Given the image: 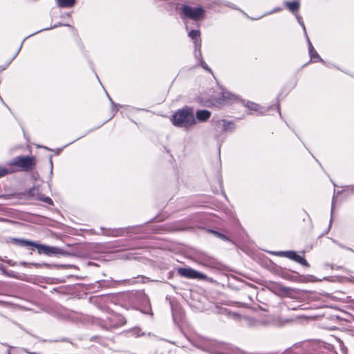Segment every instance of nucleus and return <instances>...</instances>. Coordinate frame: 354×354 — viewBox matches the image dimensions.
<instances>
[{"label":"nucleus","instance_id":"obj_1","mask_svg":"<svg viewBox=\"0 0 354 354\" xmlns=\"http://www.w3.org/2000/svg\"><path fill=\"white\" fill-rule=\"evenodd\" d=\"M173 124L176 127L189 128L196 122L193 109L183 107L178 110L172 117Z\"/></svg>","mask_w":354,"mask_h":354},{"label":"nucleus","instance_id":"obj_2","mask_svg":"<svg viewBox=\"0 0 354 354\" xmlns=\"http://www.w3.org/2000/svg\"><path fill=\"white\" fill-rule=\"evenodd\" d=\"M36 165V159L34 156H17L9 161L7 165L10 168H13L21 171H30Z\"/></svg>","mask_w":354,"mask_h":354},{"label":"nucleus","instance_id":"obj_3","mask_svg":"<svg viewBox=\"0 0 354 354\" xmlns=\"http://www.w3.org/2000/svg\"><path fill=\"white\" fill-rule=\"evenodd\" d=\"M304 354H326V346L324 342L313 340L302 342Z\"/></svg>","mask_w":354,"mask_h":354},{"label":"nucleus","instance_id":"obj_4","mask_svg":"<svg viewBox=\"0 0 354 354\" xmlns=\"http://www.w3.org/2000/svg\"><path fill=\"white\" fill-rule=\"evenodd\" d=\"M14 242L23 247L33 246L38 249L39 253L42 252L48 255L56 254L57 250V248L36 243L35 242L25 239H15Z\"/></svg>","mask_w":354,"mask_h":354},{"label":"nucleus","instance_id":"obj_5","mask_svg":"<svg viewBox=\"0 0 354 354\" xmlns=\"http://www.w3.org/2000/svg\"><path fill=\"white\" fill-rule=\"evenodd\" d=\"M205 10L201 7L192 8L189 6H183L181 8L182 18H189L195 21L200 20L203 17Z\"/></svg>","mask_w":354,"mask_h":354},{"label":"nucleus","instance_id":"obj_6","mask_svg":"<svg viewBox=\"0 0 354 354\" xmlns=\"http://www.w3.org/2000/svg\"><path fill=\"white\" fill-rule=\"evenodd\" d=\"M274 254L279 256V257H284L286 258H288L301 266L309 267L310 265L308 263V261L306 260L304 257L300 256L296 253L295 251H278L273 252Z\"/></svg>","mask_w":354,"mask_h":354},{"label":"nucleus","instance_id":"obj_7","mask_svg":"<svg viewBox=\"0 0 354 354\" xmlns=\"http://www.w3.org/2000/svg\"><path fill=\"white\" fill-rule=\"evenodd\" d=\"M178 273L179 275L187 279H205L207 277L204 274L191 268H180L178 269Z\"/></svg>","mask_w":354,"mask_h":354},{"label":"nucleus","instance_id":"obj_8","mask_svg":"<svg viewBox=\"0 0 354 354\" xmlns=\"http://www.w3.org/2000/svg\"><path fill=\"white\" fill-rule=\"evenodd\" d=\"M214 125L216 131H220V129L223 132L233 131L236 129L235 124L227 120H218L214 121Z\"/></svg>","mask_w":354,"mask_h":354},{"label":"nucleus","instance_id":"obj_9","mask_svg":"<svg viewBox=\"0 0 354 354\" xmlns=\"http://www.w3.org/2000/svg\"><path fill=\"white\" fill-rule=\"evenodd\" d=\"M102 234L106 236H120L124 234V229L122 228H115V229H104L101 228Z\"/></svg>","mask_w":354,"mask_h":354},{"label":"nucleus","instance_id":"obj_10","mask_svg":"<svg viewBox=\"0 0 354 354\" xmlns=\"http://www.w3.org/2000/svg\"><path fill=\"white\" fill-rule=\"evenodd\" d=\"M306 38H307V41H308V50H309V55H310V59H313L314 62H323L322 59L319 57V54L317 53V51L313 48V44L310 42L308 36H306Z\"/></svg>","mask_w":354,"mask_h":354},{"label":"nucleus","instance_id":"obj_11","mask_svg":"<svg viewBox=\"0 0 354 354\" xmlns=\"http://www.w3.org/2000/svg\"><path fill=\"white\" fill-rule=\"evenodd\" d=\"M211 116V112L207 110H198L196 112V118L200 122L207 121Z\"/></svg>","mask_w":354,"mask_h":354},{"label":"nucleus","instance_id":"obj_12","mask_svg":"<svg viewBox=\"0 0 354 354\" xmlns=\"http://www.w3.org/2000/svg\"><path fill=\"white\" fill-rule=\"evenodd\" d=\"M56 1L60 8H71L75 3V0H56Z\"/></svg>","mask_w":354,"mask_h":354},{"label":"nucleus","instance_id":"obj_13","mask_svg":"<svg viewBox=\"0 0 354 354\" xmlns=\"http://www.w3.org/2000/svg\"><path fill=\"white\" fill-rule=\"evenodd\" d=\"M286 6L289 9V10L292 12H296L298 11L299 8V1H286Z\"/></svg>","mask_w":354,"mask_h":354},{"label":"nucleus","instance_id":"obj_14","mask_svg":"<svg viewBox=\"0 0 354 354\" xmlns=\"http://www.w3.org/2000/svg\"><path fill=\"white\" fill-rule=\"evenodd\" d=\"M246 106L250 109V110H254V111H259L260 113H263L262 109H263L262 107H261L259 104L254 103V102H247V104H246Z\"/></svg>","mask_w":354,"mask_h":354},{"label":"nucleus","instance_id":"obj_15","mask_svg":"<svg viewBox=\"0 0 354 354\" xmlns=\"http://www.w3.org/2000/svg\"><path fill=\"white\" fill-rule=\"evenodd\" d=\"M127 333L136 337H139L144 335V333H142L141 331V329L138 327L131 328V330L127 331Z\"/></svg>","mask_w":354,"mask_h":354},{"label":"nucleus","instance_id":"obj_16","mask_svg":"<svg viewBox=\"0 0 354 354\" xmlns=\"http://www.w3.org/2000/svg\"><path fill=\"white\" fill-rule=\"evenodd\" d=\"M15 171H16V169H15L13 168H10L9 167H8V168H7L5 167L0 166V178L3 177L8 174H12Z\"/></svg>","mask_w":354,"mask_h":354},{"label":"nucleus","instance_id":"obj_17","mask_svg":"<svg viewBox=\"0 0 354 354\" xmlns=\"http://www.w3.org/2000/svg\"><path fill=\"white\" fill-rule=\"evenodd\" d=\"M28 194L30 196H32V197H36V198L37 197H40V194H39V189L38 187H32L31 189H29L28 191Z\"/></svg>","mask_w":354,"mask_h":354},{"label":"nucleus","instance_id":"obj_18","mask_svg":"<svg viewBox=\"0 0 354 354\" xmlns=\"http://www.w3.org/2000/svg\"><path fill=\"white\" fill-rule=\"evenodd\" d=\"M199 65L205 71L212 73V71L211 68L208 66V65L205 63V62L203 60L202 56L199 57Z\"/></svg>","mask_w":354,"mask_h":354},{"label":"nucleus","instance_id":"obj_19","mask_svg":"<svg viewBox=\"0 0 354 354\" xmlns=\"http://www.w3.org/2000/svg\"><path fill=\"white\" fill-rule=\"evenodd\" d=\"M194 48H195V52H197L199 50V57H201L202 53H201V39H196L194 41Z\"/></svg>","mask_w":354,"mask_h":354},{"label":"nucleus","instance_id":"obj_20","mask_svg":"<svg viewBox=\"0 0 354 354\" xmlns=\"http://www.w3.org/2000/svg\"><path fill=\"white\" fill-rule=\"evenodd\" d=\"M201 33L198 30H192L189 32V37H191L192 39H198L197 38L200 36Z\"/></svg>","mask_w":354,"mask_h":354},{"label":"nucleus","instance_id":"obj_21","mask_svg":"<svg viewBox=\"0 0 354 354\" xmlns=\"http://www.w3.org/2000/svg\"><path fill=\"white\" fill-rule=\"evenodd\" d=\"M37 200H39V201H44L45 203H46L48 205H53V200L48 197V196H46V197H37Z\"/></svg>","mask_w":354,"mask_h":354},{"label":"nucleus","instance_id":"obj_22","mask_svg":"<svg viewBox=\"0 0 354 354\" xmlns=\"http://www.w3.org/2000/svg\"><path fill=\"white\" fill-rule=\"evenodd\" d=\"M212 232H213V233H214L216 236H218V238H221V239H223V240H228L227 237L225 235H224V234H221V233H219V232H216V231H212Z\"/></svg>","mask_w":354,"mask_h":354},{"label":"nucleus","instance_id":"obj_23","mask_svg":"<svg viewBox=\"0 0 354 354\" xmlns=\"http://www.w3.org/2000/svg\"><path fill=\"white\" fill-rule=\"evenodd\" d=\"M279 289L280 291H281L283 293H289L291 290V289L288 287H285V286H280L279 287Z\"/></svg>","mask_w":354,"mask_h":354},{"label":"nucleus","instance_id":"obj_24","mask_svg":"<svg viewBox=\"0 0 354 354\" xmlns=\"http://www.w3.org/2000/svg\"><path fill=\"white\" fill-rule=\"evenodd\" d=\"M297 20H298V22L299 23V24L302 26L303 28V30L306 34V35L307 36V34H306V27H305V25H304V21H302L301 19V17L300 16H297Z\"/></svg>","mask_w":354,"mask_h":354},{"label":"nucleus","instance_id":"obj_25","mask_svg":"<svg viewBox=\"0 0 354 354\" xmlns=\"http://www.w3.org/2000/svg\"><path fill=\"white\" fill-rule=\"evenodd\" d=\"M118 318H119V320L120 321V323L119 324H115V325H113V326H119L124 324V323L126 322L124 317H119Z\"/></svg>","mask_w":354,"mask_h":354},{"label":"nucleus","instance_id":"obj_26","mask_svg":"<svg viewBox=\"0 0 354 354\" xmlns=\"http://www.w3.org/2000/svg\"><path fill=\"white\" fill-rule=\"evenodd\" d=\"M225 6H228L230 8H232L233 9H236V6L234 4H232V3H230V2L225 3Z\"/></svg>","mask_w":354,"mask_h":354},{"label":"nucleus","instance_id":"obj_27","mask_svg":"<svg viewBox=\"0 0 354 354\" xmlns=\"http://www.w3.org/2000/svg\"><path fill=\"white\" fill-rule=\"evenodd\" d=\"M280 10H281V8H279H279H276L273 10L270 11V12H268V14H272L274 12H279Z\"/></svg>","mask_w":354,"mask_h":354},{"label":"nucleus","instance_id":"obj_28","mask_svg":"<svg viewBox=\"0 0 354 354\" xmlns=\"http://www.w3.org/2000/svg\"><path fill=\"white\" fill-rule=\"evenodd\" d=\"M330 268L332 269H334V268H336V269H338V270L342 269V266H333V265H330Z\"/></svg>","mask_w":354,"mask_h":354},{"label":"nucleus","instance_id":"obj_29","mask_svg":"<svg viewBox=\"0 0 354 354\" xmlns=\"http://www.w3.org/2000/svg\"><path fill=\"white\" fill-rule=\"evenodd\" d=\"M195 57L199 60V50L197 52H195Z\"/></svg>","mask_w":354,"mask_h":354},{"label":"nucleus","instance_id":"obj_30","mask_svg":"<svg viewBox=\"0 0 354 354\" xmlns=\"http://www.w3.org/2000/svg\"><path fill=\"white\" fill-rule=\"evenodd\" d=\"M230 94L228 93H226V95H225V93L223 94V97L224 98H229V99H231V97L229 96Z\"/></svg>","mask_w":354,"mask_h":354},{"label":"nucleus","instance_id":"obj_31","mask_svg":"<svg viewBox=\"0 0 354 354\" xmlns=\"http://www.w3.org/2000/svg\"><path fill=\"white\" fill-rule=\"evenodd\" d=\"M109 100L111 101V102L113 106H118L117 104H114L113 101L112 100V99L109 96Z\"/></svg>","mask_w":354,"mask_h":354},{"label":"nucleus","instance_id":"obj_32","mask_svg":"<svg viewBox=\"0 0 354 354\" xmlns=\"http://www.w3.org/2000/svg\"><path fill=\"white\" fill-rule=\"evenodd\" d=\"M24 351L28 353H30V354H36L35 353H32V352H29L28 350L26 349H24Z\"/></svg>","mask_w":354,"mask_h":354},{"label":"nucleus","instance_id":"obj_33","mask_svg":"<svg viewBox=\"0 0 354 354\" xmlns=\"http://www.w3.org/2000/svg\"><path fill=\"white\" fill-rule=\"evenodd\" d=\"M350 190H351L353 193H354V186L351 187L350 188Z\"/></svg>","mask_w":354,"mask_h":354},{"label":"nucleus","instance_id":"obj_34","mask_svg":"<svg viewBox=\"0 0 354 354\" xmlns=\"http://www.w3.org/2000/svg\"><path fill=\"white\" fill-rule=\"evenodd\" d=\"M6 354H11V352H10V349H8V350L7 351Z\"/></svg>","mask_w":354,"mask_h":354}]
</instances>
